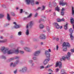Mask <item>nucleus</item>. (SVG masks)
I'll return each mask as SVG.
<instances>
[{"instance_id":"nucleus-60","label":"nucleus","mask_w":74,"mask_h":74,"mask_svg":"<svg viewBox=\"0 0 74 74\" xmlns=\"http://www.w3.org/2000/svg\"><path fill=\"white\" fill-rule=\"evenodd\" d=\"M0 38H1V39H3V37L1 36L0 37Z\"/></svg>"},{"instance_id":"nucleus-26","label":"nucleus","mask_w":74,"mask_h":74,"mask_svg":"<svg viewBox=\"0 0 74 74\" xmlns=\"http://www.w3.org/2000/svg\"><path fill=\"white\" fill-rule=\"evenodd\" d=\"M69 32L70 33V34H72V33H73V30L72 29V28H71L69 29Z\"/></svg>"},{"instance_id":"nucleus-18","label":"nucleus","mask_w":74,"mask_h":74,"mask_svg":"<svg viewBox=\"0 0 74 74\" xmlns=\"http://www.w3.org/2000/svg\"><path fill=\"white\" fill-rule=\"evenodd\" d=\"M7 19L8 20V21H10L11 20V17L10 16V15L8 13L7 14Z\"/></svg>"},{"instance_id":"nucleus-36","label":"nucleus","mask_w":74,"mask_h":74,"mask_svg":"<svg viewBox=\"0 0 74 74\" xmlns=\"http://www.w3.org/2000/svg\"><path fill=\"white\" fill-rule=\"evenodd\" d=\"M57 21L58 22H61V19L58 18L57 19Z\"/></svg>"},{"instance_id":"nucleus-64","label":"nucleus","mask_w":74,"mask_h":74,"mask_svg":"<svg viewBox=\"0 0 74 74\" xmlns=\"http://www.w3.org/2000/svg\"><path fill=\"white\" fill-rule=\"evenodd\" d=\"M71 74H74V72H72Z\"/></svg>"},{"instance_id":"nucleus-27","label":"nucleus","mask_w":74,"mask_h":74,"mask_svg":"<svg viewBox=\"0 0 74 74\" xmlns=\"http://www.w3.org/2000/svg\"><path fill=\"white\" fill-rule=\"evenodd\" d=\"M68 24L66 23L65 25L64 26V29L65 30H67V25Z\"/></svg>"},{"instance_id":"nucleus-6","label":"nucleus","mask_w":74,"mask_h":74,"mask_svg":"<svg viewBox=\"0 0 74 74\" xmlns=\"http://www.w3.org/2000/svg\"><path fill=\"white\" fill-rule=\"evenodd\" d=\"M62 47L63 48H67V47H70V45L69 43H66L64 42L62 45Z\"/></svg>"},{"instance_id":"nucleus-1","label":"nucleus","mask_w":74,"mask_h":74,"mask_svg":"<svg viewBox=\"0 0 74 74\" xmlns=\"http://www.w3.org/2000/svg\"><path fill=\"white\" fill-rule=\"evenodd\" d=\"M20 47H18L16 50H14L10 49L8 50V48H5L4 47H2L1 48L0 50L3 53H7L8 55H11L13 53L15 54H18L19 53V49Z\"/></svg>"},{"instance_id":"nucleus-30","label":"nucleus","mask_w":74,"mask_h":74,"mask_svg":"<svg viewBox=\"0 0 74 74\" xmlns=\"http://www.w3.org/2000/svg\"><path fill=\"white\" fill-rule=\"evenodd\" d=\"M53 5L54 7H56V3L55 2H53Z\"/></svg>"},{"instance_id":"nucleus-15","label":"nucleus","mask_w":74,"mask_h":74,"mask_svg":"<svg viewBox=\"0 0 74 74\" xmlns=\"http://www.w3.org/2000/svg\"><path fill=\"white\" fill-rule=\"evenodd\" d=\"M32 16V14L30 13L29 14V16H27V17H25V18H23V20H26V19H27V18H30V17H31V16Z\"/></svg>"},{"instance_id":"nucleus-2","label":"nucleus","mask_w":74,"mask_h":74,"mask_svg":"<svg viewBox=\"0 0 74 74\" xmlns=\"http://www.w3.org/2000/svg\"><path fill=\"white\" fill-rule=\"evenodd\" d=\"M25 1L27 5H29L30 3L32 5H34V0H26Z\"/></svg>"},{"instance_id":"nucleus-47","label":"nucleus","mask_w":74,"mask_h":74,"mask_svg":"<svg viewBox=\"0 0 74 74\" xmlns=\"http://www.w3.org/2000/svg\"><path fill=\"white\" fill-rule=\"evenodd\" d=\"M64 8H63L61 10V11L64 12Z\"/></svg>"},{"instance_id":"nucleus-50","label":"nucleus","mask_w":74,"mask_h":74,"mask_svg":"<svg viewBox=\"0 0 74 74\" xmlns=\"http://www.w3.org/2000/svg\"><path fill=\"white\" fill-rule=\"evenodd\" d=\"M16 73H17V71L16 70V71H14V74H16Z\"/></svg>"},{"instance_id":"nucleus-19","label":"nucleus","mask_w":74,"mask_h":74,"mask_svg":"<svg viewBox=\"0 0 74 74\" xmlns=\"http://www.w3.org/2000/svg\"><path fill=\"white\" fill-rule=\"evenodd\" d=\"M66 4V2L63 3V2H60V5H62V6H64Z\"/></svg>"},{"instance_id":"nucleus-44","label":"nucleus","mask_w":74,"mask_h":74,"mask_svg":"<svg viewBox=\"0 0 74 74\" xmlns=\"http://www.w3.org/2000/svg\"><path fill=\"white\" fill-rule=\"evenodd\" d=\"M28 62L29 63H32V62H33V60H29Z\"/></svg>"},{"instance_id":"nucleus-22","label":"nucleus","mask_w":74,"mask_h":74,"mask_svg":"<svg viewBox=\"0 0 74 74\" xmlns=\"http://www.w3.org/2000/svg\"><path fill=\"white\" fill-rule=\"evenodd\" d=\"M61 74H66V72H65V71L64 70L62 69L61 71Z\"/></svg>"},{"instance_id":"nucleus-48","label":"nucleus","mask_w":74,"mask_h":74,"mask_svg":"<svg viewBox=\"0 0 74 74\" xmlns=\"http://www.w3.org/2000/svg\"><path fill=\"white\" fill-rule=\"evenodd\" d=\"M23 12V9H21L20 10V13H22Z\"/></svg>"},{"instance_id":"nucleus-17","label":"nucleus","mask_w":74,"mask_h":74,"mask_svg":"<svg viewBox=\"0 0 74 74\" xmlns=\"http://www.w3.org/2000/svg\"><path fill=\"white\" fill-rule=\"evenodd\" d=\"M55 26L57 29H59V28H60V26H59V25L58 23H55Z\"/></svg>"},{"instance_id":"nucleus-20","label":"nucleus","mask_w":74,"mask_h":74,"mask_svg":"<svg viewBox=\"0 0 74 74\" xmlns=\"http://www.w3.org/2000/svg\"><path fill=\"white\" fill-rule=\"evenodd\" d=\"M39 27L40 29H42L44 28V25L41 24L39 25Z\"/></svg>"},{"instance_id":"nucleus-49","label":"nucleus","mask_w":74,"mask_h":74,"mask_svg":"<svg viewBox=\"0 0 74 74\" xmlns=\"http://www.w3.org/2000/svg\"><path fill=\"white\" fill-rule=\"evenodd\" d=\"M36 4L38 5L39 4V2H38L36 1L35 2Z\"/></svg>"},{"instance_id":"nucleus-3","label":"nucleus","mask_w":74,"mask_h":74,"mask_svg":"<svg viewBox=\"0 0 74 74\" xmlns=\"http://www.w3.org/2000/svg\"><path fill=\"white\" fill-rule=\"evenodd\" d=\"M19 63V61L17 60L13 64L12 62L10 63V67H13V68L16 67V64H18V63Z\"/></svg>"},{"instance_id":"nucleus-58","label":"nucleus","mask_w":74,"mask_h":74,"mask_svg":"<svg viewBox=\"0 0 74 74\" xmlns=\"http://www.w3.org/2000/svg\"><path fill=\"white\" fill-rule=\"evenodd\" d=\"M41 19V21H43V22L44 21H45V20H44V19Z\"/></svg>"},{"instance_id":"nucleus-43","label":"nucleus","mask_w":74,"mask_h":74,"mask_svg":"<svg viewBox=\"0 0 74 74\" xmlns=\"http://www.w3.org/2000/svg\"><path fill=\"white\" fill-rule=\"evenodd\" d=\"M33 60H37V58L36 57H34L32 58Z\"/></svg>"},{"instance_id":"nucleus-41","label":"nucleus","mask_w":74,"mask_h":74,"mask_svg":"<svg viewBox=\"0 0 74 74\" xmlns=\"http://www.w3.org/2000/svg\"><path fill=\"white\" fill-rule=\"evenodd\" d=\"M19 52L21 54H23V53H24V52H23V51H20Z\"/></svg>"},{"instance_id":"nucleus-14","label":"nucleus","mask_w":74,"mask_h":74,"mask_svg":"<svg viewBox=\"0 0 74 74\" xmlns=\"http://www.w3.org/2000/svg\"><path fill=\"white\" fill-rule=\"evenodd\" d=\"M67 54L68 55L66 56V58L67 59L69 60V59H70V58L71 53L70 52H68Z\"/></svg>"},{"instance_id":"nucleus-56","label":"nucleus","mask_w":74,"mask_h":74,"mask_svg":"<svg viewBox=\"0 0 74 74\" xmlns=\"http://www.w3.org/2000/svg\"><path fill=\"white\" fill-rule=\"evenodd\" d=\"M58 48H59V47H58V46L57 45L56 46V49H57V50L58 51Z\"/></svg>"},{"instance_id":"nucleus-55","label":"nucleus","mask_w":74,"mask_h":74,"mask_svg":"<svg viewBox=\"0 0 74 74\" xmlns=\"http://www.w3.org/2000/svg\"><path fill=\"white\" fill-rule=\"evenodd\" d=\"M50 67V65H48L46 67V68H48V67Z\"/></svg>"},{"instance_id":"nucleus-33","label":"nucleus","mask_w":74,"mask_h":74,"mask_svg":"<svg viewBox=\"0 0 74 74\" xmlns=\"http://www.w3.org/2000/svg\"><path fill=\"white\" fill-rule=\"evenodd\" d=\"M40 9H41V7H38L35 10V11H38Z\"/></svg>"},{"instance_id":"nucleus-8","label":"nucleus","mask_w":74,"mask_h":74,"mask_svg":"<svg viewBox=\"0 0 74 74\" xmlns=\"http://www.w3.org/2000/svg\"><path fill=\"white\" fill-rule=\"evenodd\" d=\"M46 38L45 37V35L44 34H41L39 37V39L41 40H44Z\"/></svg>"},{"instance_id":"nucleus-9","label":"nucleus","mask_w":74,"mask_h":74,"mask_svg":"<svg viewBox=\"0 0 74 74\" xmlns=\"http://www.w3.org/2000/svg\"><path fill=\"white\" fill-rule=\"evenodd\" d=\"M50 60V58H47V59H45L43 62V64L44 65H46L47 63H48V62H49Z\"/></svg>"},{"instance_id":"nucleus-53","label":"nucleus","mask_w":74,"mask_h":74,"mask_svg":"<svg viewBox=\"0 0 74 74\" xmlns=\"http://www.w3.org/2000/svg\"><path fill=\"white\" fill-rule=\"evenodd\" d=\"M71 51L72 52H74V49H71Z\"/></svg>"},{"instance_id":"nucleus-23","label":"nucleus","mask_w":74,"mask_h":74,"mask_svg":"<svg viewBox=\"0 0 74 74\" xmlns=\"http://www.w3.org/2000/svg\"><path fill=\"white\" fill-rule=\"evenodd\" d=\"M14 27L15 28V29H18L20 27V26L18 25H15L14 26Z\"/></svg>"},{"instance_id":"nucleus-37","label":"nucleus","mask_w":74,"mask_h":74,"mask_svg":"<svg viewBox=\"0 0 74 74\" xmlns=\"http://www.w3.org/2000/svg\"><path fill=\"white\" fill-rule=\"evenodd\" d=\"M64 12H61V15H62V16H63V15H64Z\"/></svg>"},{"instance_id":"nucleus-4","label":"nucleus","mask_w":74,"mask_h":74,"mask_svg":"<svg viewBox=\"0 0 74 74\" xmlns=\"http://www.w3.org/2000/svg\"><path fill=\"white\" fill-rule=\"evenodd\" d=\"M34 25V22H33V21H30L27 24L26 28L27 29H28V28L29 27H29L30 28H32V27H33V26Z\"/></svg>"},{"instance_id":"nucleus-46","label":"nucleus","mask_w":74,"mask_h":74,"mask_svg":"<svg viewBox=\"0 0 74 74\" xmlns=\"http://www.w3.org/2000/svg\"><path fill=\"white\" fill-rule=\"evenodd\" d=\"M38 15V13H36L35 14V17H37V15Z\"/></svg>"},{"instance_id":"nucleus-25","label":"nucleus","mask_w":74,"mask_h":74,"mask_svg":"<svg viewBox=\"0 0 74 74\" xmlns=\"http://www.w3.org/2000/svg\"><path fill=\"white\" fill-rule=\"evenodd\" d=\"M70 38L71 39V40H73L74 39V36H73V35H72V34H70Z\"/></svg>"},{"instance_id":"nucleus-34","label":"nucleus","mask_w":74,"mask_h":74,"mask_svg":"<svg viewBox=\"0 0 74 74\" xmlns=\"http://www.w3.org/2000/svg\"><path fill=\"white\" fill-rule=\"evenodd\" d=\"M18 36H21L22 35V32H19L18 33Z\"/></svg>"},{"instance_id":"nucleus-16","label":"nucleus","mask_w":74,"mask_h":74,"mask_svg":"<svg viewBox=\"0 0 74 74\" xmlns=\"http://www.w3.org/2000/svg\"><path fill=\"white\" fill-rule=\"evenodd\" d=\"M71 23L73 25V28L74 29V20L73 18H71Z\"/></svg>"},{"instance_id":"nucleus-39","label":"nucleus","mask_w":74,"mask_h":74,"mask_svg":"<svg viewBox=\"0 0 74 74\" xmlns=\"http://www.w3.org/2000/svg\"><path fill=\"white\" fill-rule=\"evenodd\" d=\"M56 73L58 72L59 71V69L58 68H57L56 69Z\"/></svg>"},{"instance_id":"nucleus-54","label":"nucleus","mask_w":74,"mask_h":74,"mask_svg":"<svg viewBox=\"0 0 74 74\" xmlns=\"http://www.w3.org/2000/svg\"><path fill=\"white\" fill-rule=\"evenodd\" d=\"M67 48H66L65 49H64L63 51H67Z\"/></svg>"},{"instance_id":"nucleus-57","label":"nucleus","mask_w":74,"mask_h":74,"mask_svg":"<svg viewBox=\"0 0 74 74\" xmlns=\"http://www.w3.org/2000/svg\"><path fill=\"white\" fill-rule=\"evenodd\" d=\"M2 7H3V8H5V5H2Z\"/></svg>"},{"instance_id":"nucleus-5","label":"nucleus","mask_w":74,"mask_h":74,"mask_svg":"<svg viewBox=\"0 0 74 74\" xmlns=\"http://www.w3.org/2000/svg\"><path fill=\"white\" fill-rule=\"evenodd\" d=\"M20 71H21L23 73H26L27 71V68L26 66H24L20 70Z\"/></svg>"},{"instance_id":"nucleus-10","label":"nucleus","mask_w":74,"mask_h":74,"mask_svg":"<svg viewBox=\"0 0 74 74\" xmlns=\"http://www.w3.org/2000/svg\"><path fill=\"white\" fill-rule=\"evenodd\" d=\"M45 54L47 57V58H50V54L48 51H45Z\"/></svg>"},{"instance_id":"nucleus-21","label":"nucleus","mask_w":74,"mask_h":74,"mask_svg":"<svg viewBox=\"0 0 74 74\" xmlns=\"http://www.w3.org/2000/svg\"><path fill=\"white\" fill-rule=\"evenodd\" d=\"M25 34L27 36H28L29 34V29H27L26 30Z\"/></svg>"},{"instance_id":"nucleus-42","label":"nucleus","mask_w":74,"mask_h":74,"mask_svg":"<svg viewBox=\"0 0 74 74\" xmlns=\"http://www.w3.org/2000/svg\"><path fill=\"white\" fill-rule=\"evenodd\" d=\"M62 59L63 60H66V58L64 56L62 57Z\"/></svg>"},{"instance_id":"nucleus-62","label":"nucleus","mask_w":74,"mask_h":74,"mask_svg":"<svg viewBox=\"0 0 74 74\" xmlns=\"http://www.w3.org/2000/svg\"><path fill=\"white\" fill-rule=\"evenodd\" d=\"M13 24H14V25H16V23L15 22H13Z\"/></svg>"},{"instance_id":"nucleus-59","label":"nucleus","mask_w":74,"mask_h":74,"mask_svg":"<svg viewBox=\"0 0 74 74\" xmlns=\"http://www.w3.org/2000/svg\"><path fill=\"white\" fill-rule=\"evenodd\" d=\"M49 71H52V70L51 69H49Z\"/></svg>"},{"instance_id":"nucleus-32","label":"nucleus","mask_w":74,"mask_h":74,"mask_svg":"<svg viewBox=\"0 0 74 74\" xmlns=\"http://www.w3.org/2000/svg\"><path fill=\"white\" fill-rule=\"evenodd\" d=\"M3 17H4V15L2 14H0V19H1Z\"/></svg>"},{"instance_id":"nucleus-11","label":"nucleus","mask_w":74,"mask_h":74,"mask_svg":"<svg viewBox=\"0 0 74 74\" xmlns=\"http://www.w3.org/2000/svg\"><path fill=\"white\" fill-rule=\"evenodd\" d=\"M24 49L25 51H26L27 52H31L32 51L31 49L27 47H24Z\"/></svg>"},{"instance_id":"nucleus-63","label":"nucleus","mask_w":74,"mask_h":74,"mask_svg":"<svg viewBox=\"0 0 74 74\" xmlns=\"http://www.w3.org/2000/svg\"><path fill=\"white\" fill-rule=\"evenodd\" d=\"M28 14V13L27 12H25V15H27V14Z\"/></svg>"},{"instance_id":"nucleus-35","label":"nucleus","mask_w":74,"mask_h":74,"mask_svg":"<svg viewBox=\"0 0 74 74\" xmlns=\"http://www.w3.org/2000/svg\"><path fill=\"white\" fill-rule=\"evenodd\" d=\"M39 68L40 69H44V66H40Z\"/></svg>"},{"instance_id":"nucleus-52","label":"nucleus","mask_w":74,"mask_h":74,"mask_svg":"<svg viewBox=\"0 0 74 74\" xmlns=\"http://www.w3.org/2000/svg\"><path fill=\"white\" fill-rule=\"evenodd\" d=\"M62 21L64 22V18H62V19H61V22Z\"/></svg>"},{"instance_id":"nucleus-38","label":"nucleus","mask_w":74,"mask_h":74,"mask_svg":"<svg viewBox=\"0 0 74 74\" xmlns=\"http://www.w3.org/2000/svg\"><path fill=\"white\" fill-rule=\"evenodd\" d=\"M7 41V39H5L4 40H2L1 41L2 42H5Z\"/></svg>"},{"instance_id":"nucleus-29","label":"nucleus","mask_w":74,"mask_h":74,"mask_svg":"<svg viewBox=\"0 0 74 74\" xmlns=\"http://www.w3.org/2000/svg\"><path fill=\"white\" fill-rule=\"evenodd\" d=\"M72 14L73 15H74V7H72Z\"/></svg>"},{"instance_id":"nucleus-51","label":"nucleus","mask_w":74,"mask_h":74,"mask_svg":"<svg viewBox=\"0 0 74 74\" xmlns=\"http://www.w3.org/2000/svg\"><path fill=\"white\" fill-rule=\"evenodd\" d=\"M11 14L12 16H15V14L13 12L11 13Z\"/></svg>"},{"instance_id":"nucleus-61","label":"nucleus","mask_w":74,"mask_h":74,"mask_svg":"<svg viewBox=\"0 0 74 74\" xmlns=\"http://www.w3.org/2000/svg\"><path fill=\"white\" fill-rule=\"evenodd\" d=\"M12 37H13V36L12 35H11L10 37V38H12Z\"/></svg>"},{"instance_id":"nucleus-7","label":"nucleus","mask_w":74,"mask_h":74,"mask_svg":"<svg viewBox=\"0 0 74 74\" xmlns=\"http://www.w3.org/2000/svg\"><path fill=\"white\" fill-rule=\"evenodd\" d=\"M56 67H58V66H59L60 69H61L62 67V62H59L58 63V62H57L56 63Z\"/></svg>"},{"instance_id":"nucleus-28","label":"nucleus","mask_w":74,"mask_h":74,"mask_svg":"<svg viewBox=\"0 0 74 74\" xmlns=\"http://www.w3.org/2000/svg\"><path fill=\"white\" fill-rule=\"evenodd\" d=\"M1 58L2 59H6V57L4 55H2L1 56Z\"/></svg>"},{"instance_id":"nucleus-40","label":"nucleus","mask_w":74,"mask_h":74,"mask_svg":"<svg viewBox=\"0 0 74 74\" xmlns=\"http://www.w3.org/2000/svg\"><path fill=\"white\" fill-rule=\"evenodd\" d=\"M49 6L50 7H51L52 4H51V2H49Z\"/></svg>"},{"instance_id":"nucleus-12","label":"nucleus","mask_w":74,"mask_h":74,"mask_svg":"<svg viewBox=\"0 0 74 74\" xmlns=\"http://www.w3.org/2000/svg\"><path fill=\"white\" fill-rule=\"evenodd\" d=\"M19 58V57L18 56H16L14 58H11L10 59H9L8 60V62H11L12 60H14V59H18Z\"/></svg>"},{"instance_id":"nucleus-45","label":"nucleus","mask_w":74,"mask_h":74,"mask_svg":"<svg viewBox=\"0 0 74 74\" xmlns=\"http://www.w3.org/2000/svg\"><path fill=\"white\" fill-rule=\"evenodd\" d=\"M42 10H44L45 9V6H43L42 7Z\"/></svg>"},{"instance_id":"nucleus-31","label":"nucleus","mask_w":74,"mask_h":74,"mask_svg":"<svg viewBox=\"0 0 74 74\" xmlns=\"http://www.w3.org/2000/svg\"><path fill=\"white\" fill-rule=\"evenodd\" d=\"M46 30L48 32H49L50 30V29H49V26H47L46 27Z\"/></svg>"},{"instance_id":"nucleus-24","label":"nucleus","mask_w":74,"mask_h":74,"mask_svg":"<svg viewBox=\"0 0 74 74\" xmlns=\"http://www.w3.org/2000/svg\"><path fill=\"white\" fill-rule=\"evenodd\" d=\"M55 10H56V11H57L59 12V11H60V9L58 7V6H57V7L56 8Z\"/></svg>"},{"instance_id":"nucleus-13","label":"nucleus","mask_w":74,"mask_h":74,"mask_svg":"<svg viewBox=\"0 0 74 74\" xmlns=\"http://www.w3.org/2000/svg\"><path fill=\"white\" fill-rule=\"evenodd\" d=\"M40 53V51H37L35 52L34 53V56H38V55Z\"/></svg>"}]
</instances>
